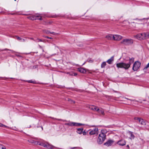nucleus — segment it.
<instances>
[{
  "label": "nucleus",
  "mask_w": 149,
  "mask_h": 149,
  "mask_svg": "<svg viewBox=\"0 0 149 149\" xmlns=\"http://www.w3.org/2000/svg\"><path fill=\"white\" fill-rule=\"evenodd\" d=\"M78 70L80 72L82 73H85L86 72V70L83 68H78Z\"/></svg>",
  "instance_id": "ddd939ff"
},
{
  "label": "nucleus",
  "mask_w": 149,
  "mask_h": 149,
  "mask_svg": "<svg viewBox=\"0 0 149 149\" xmlns=\"http://www.w3.org/2000/svg\"><path fill=\"white\" fill-rule=\"evenodd\" d=\"M72 100H71V99H68V101H72Z\"/></svg>",
  "instance_id": "c03bdc74"
},
{
  "label": "nucleus",
  "mask_w": 149,
  "mask_h": 149,
  "mask_svg": "<svg viewBox=\"0 0 149 149\" xmlns=\"http://www.w3.org/2000/svg\"><path fill=\"white\" fill-rule=\"evenodd\" d=\"M89 108L93 111H95L96 110V107L95 106H90L89 107Z\"/></svg>",
  "instance_id": "393cba45"
},
{
  "label": "nucleus",
  "mask_w": 149,
  "mask_h": 149,
  "mask_svg": "<svg viewBox=\"0 0 149 149\" xmlns=\"http://www.w3.org/2000/svg\"><path fill=\"white\" fill-rule=\"evenodd\" d=\"M139 122L141 125H146V122L143 119H139Z\"/></svg>",
  "instance_id": "2eb2a0df"
},
{
  "label": "nucleus",
  "mask_w": 149,
  "mask_h": 149,
  "mask_svg": "<svg viewBox=\"0 0 149 149\" xmlns=\"http://www.w3.org/2000/svg\"><path fill=\"white\" fill-rule=\"evenodd\" d=\"M149 67V63L147 64L146 66L144 68V69H147Z\"/></svg>",
  "instance_id": "7c9ffc66"
},
{
  "label": "nucleus",
  "mask_w": 149,
  "mask_h": 149,
  "mask_svg": "<svg viewBox=\"0 0 149 149\" xmlns=\"http://www.w3.org/2000/svg\"><path fill=\"white\" fill-rule=\"evenodd\" d=\"M43 37H44L45 38H47L50 39H53L52 38L49 37L48 36H43Z\"/></svg>",
  "instance_id": "bb28decb"
},
{
  "label": "nucleus",
  "mask_w": 149,
  "mask_h": 149,
  "mask_svg": "<svg viewBox=\"0 0 149 149\" xmlns=\"http://www.w3.org/2000/svg\"><path fill=\"white\" fill-rule=\"evenodd\" d=\"M43 41L41 39H40L39 38H37L36 40V42H42Z\"/></svg>",
  "instance_id": "cd10ccee"
},
{
  "label": "nucleus",
  "mask_w": 149,
  "mask_h": 149,
  "mask_svg": "<svg viewBox=\"0 0 149 149\" xmlns=\"http://www.w3.org/2000/svg\"><path fill=\"white\" fill-rule=\"evenodd\" d=\"M77 73H74V76H76L77 75Z\"/></svg>",
  "instance_id": "4c0bfd02"
},
{
  "label": "nucleus",
  "mask_w": 149,
  "mask_h": 149,
  "mask_svg": "<svg viewBox=\"0 0 149 149\" xmlns=\"http://www.w3.org/2000/svg\"><path fill=\"white\" fill-rule=\"evenodd\" d=\"M41 128H42V130H43V127H42V126L41 127Z\"/></svg>",
  "instance_id": "864d4df0"
},
{
  "label": "nucleus",
  "mask_w": 149,
  "mask_h": 149,
  "mask_svg": "<svg viewBox=\"0 0 149 149\" xmlns=\"http://www.w3.org/2000/svg\"><path fill=\"white\" fill-rule=\"evenodd\" d=\"M134 59L133 57L130 58L128 63L123 62L118 63L116 64V66L118 68H123L125 70H127L130 67L131 65L133 63Z\"/></svg>",
  "instance_id": "f257e3e1"
},
{
  "label": "nucleus",
  "mask_w": 149,
  "mask_h": 149,
  "mask_svg": "<svg viewBox=\"0 0 149 149\" xmlns=\"http://www.w3.org/2000/svg\"><path fill=\"white\" fill-rule=\"evenodd\" d=\"M30 143H33L35 145H38L39 142L37 141L34 140H31L29 141H28Z\"/></svg>",
  "instance_id": "a211bd4d"
},
{
  "label": "nucleus",
  "mask_w": 149,
  "mask_h": 149,
  "mask_svg": "<svg viewBox=\"0 0 149 149\" xmlns=\"http://www.w3.org/2000/svg\"><path fill=\"white\" fill-rule=\"evenodd\" d=\"M45 147L46 148L48 149H53L55 147L53 145L50 144L46 142V146Z\"/></svg>",
  "instance_id": "f8f14e48"
},
{
  "label": "nucleus",
  "mask_w": 149,
  "mask_h": 149,
  "mask_svg": "<svg viewBox=\"0 0 149 149\" xmlns=\"http://www.w3.org/2000/svg\"><path fill=\"white\" fill-rule=\"evenodd\" d=\"M72 65H76V66H78V64H75V63H73L72 64Z\"/></svg>",
  "instance_id": "e433bc0d"
},
{
  "label": "nucleus",
  "mask_w": 149,
  "mask_h": 149,
  "mask_svg": "<svg viewBox=\"0 0 149 149\" xmlns=\"http://www.w3.org/2000/svg\"><path fill=\"white\" fill-rule=\"evenodd\" d=\"M113 36L112 35L109 34L107 35L106 36V38L108 39H111L113 38Z\"/></svg>",
  "instance_id": "4be33fe9"
},
{
  "label": "nucleus",
  "mask_w": 149,
  "mask_h": 149,
  "mask_svg": "<svg viewBox=\"0 0 149 149\" xmlns=\"http://www.w3.org/2000/svg\"><path fill=\"white\" fill-rule=\"evenodd\" d=\"M0 127H6L7 126L5 125H4L1 123H0Z\"/></svg>",
  "instance_id": "c85d7f7f"
},
{
  "label": "nucleus",
  "mask_w": 149,
  "mask_h": 149,
  "mask_svg": "<svg viewBox=\"0 0 149 149\" xmlns=\"http://www.w3.org/2000/svg\"><path fill=\"white\" fill-rule=\"evenodd\" d=\"M106 138V135L104 133L101 132V133L99 134L97 140L98 143L100 144H102L105 140Z\"/></svg>",
  "instance_id": "f03ea898"
},
{
  "label": "nucleus",
  "mask_w": 149,
  "mask_h": 149,
  "mask_svg": "<svg viewBox=\"0 0 149 149\" xmlns=\"http://www.w3.org/2000/svg\"><path fill=\"white\" fill-rule=\"evenodd\" d=\"M68 123H65L64 125H69L71 126H80L84 125L85 124H84L81 123H77L74 122L69 121Z\"/></svg>",
  "instance_id": "39448f33"
},
{
  "label": "nucleus",
  "mask_w": 149,
  "mask_h": 149,
  "mask_svg": "<svg viewBox=\"0 0 149 149\" xmlns=\"http://www.w3.org/2000/svg\"><path fill=\"white\" fill-rule=\"evenodd\" d=\"M57 16L56 15H54L53 16H52V17H57Z\"/></svg>",
  "instance_id": "79ce46f5"
},
{
  "label": "nucleus",
  "mask_w": 149,
  "mask_h": 149,
  "mask_svg": "<svg viewBox=\"0 0 149 149\" xmlns=\"http://www.w3.org/2000/svg\"><path fill=\"white\" fill-rule=\"evenodd\" d=\"M129 133L130 135V139L131 140L133 139L135 137V136L133 134V132L131 131H129Z\"/></svg>",
  "instance_id": "f3484780"
},
{
  "label": "nucleus",
  "mask_w": 149,
  "mask_h": 149,
  "mask_svg": "<svg viewBox=\"0 0 149 149\" xmlns=\"http://www.w3.org/2000/svg\"><path fill=\"white\" fill-rule=\"evenodd\" d=\"M146 37V35L145 33H139L135 36L136 38L139 40L145 39Z\"/></svg>",
  "instance_id": "20e7f679"
},
{
  "label": "nucleus",
  "mask_w": 149,
  "mask_h": 149,
  "mask_svg": "<svg viewBox=\"0 0 149 149\" xmlns=\"http://www.w3.org/2000/svg\"><path fill=\"white\" fill-rule=\"evenodd\" d=\"M140 119V118H138V117H135L134 118V119L135 120H138L139 121V119Z\"/></svg>",
  "instance_id": "473e14b6"
},
{
  "label": "nucleus",
  "mask_w": 149,
  "mask_h": 149,
  "mask_svg": "<svg viewBox=\"0 0 149 149\" xmlns=\"http://www.w3.org/2000/svg\"><path fill=\"white\" fill-rule=\"evenodd\" d=\"M86 62H85L84 63H83L81 66H82V65H84L86 63Z\"/></svg>",
  "instance_id": "de8ad7c7"
},
{
  "label": "nucleus",
  "mask_w": 149,
  "mask_h": 149,
  "mask_svg": "<svg viewBox=\"0 0 149 149\" xmlns=\"http://www.w3.org/2000/svg\"><path fill=\"white\" fill-rule=\"evenodd\" d=\"M87 61L89 63H92L93 62V61L92 60L91 58L88 59Z\"/></svg>",
  "instance_id": "a878e982"
},
{
  "label": "nucleus",
  "mask_w": 149,
  "mask_h": 149,
  "mask_svg": "<svg viewBox=\"0 0 149 149\" xmlns=\"http://www.w3.org/2000/svg\"><path fill=\"white\" fill-rule=\"evenodd\" d=\"M77 148L76 147H74L71 148V149H75V148Z\"/></svg>",
  "instance_id": "ea45409f"
},
{
  "label": "nucleus",
  "mask_w": 149,
  "mask_h": 149,
  "mask_svg": "<svg viewBox=\"0 0 149 149\" xmlns=\"http://www.w3.org/2000/svg\"><path fill=\"white\" fill-rule=\"evenodd\" d=\"M30 39H31V40H33V38H30Z\"/></svg>",
  "instance_id": "603ef678"
},
{
  "label": "nucleus",
  "mask_w": 149,
  "mask_h": 149,
  "mask_svg": "<svg viewBox=\"0 0 149 149\" xmlns=\"http://www.w3.org/2000/svg\"><path fill=\"white\" fill-rule=\"evenodd\" d=\"M114 56H112L109 59H108L107 61V62L109 64H111L112 63V62L114 60Z\"/></svg>",
  "instance_id": "4468645a"
},
{
  "label": "nucleus",
  "mask_w": 149,
  "mask_h": 149,
  "mask_svg": "<svg viewBox=\"0 0 149 149\" xmlns=\"http://www.w3.org/2000/svg\"><path fill=\"white\" fill-rule=\"evenodd\" d=\"M82 133L84 135H85L86 134V132H85V130H84V131H83V132Z\"/></svg>",
  "instance_id": "2f4dec72"
},
{
  "label": "nucleus",
  "mask_w": 149,
  "mask_h": 149,
  "mask_svg": "<svg viewBox=\"0 0 149 149\" xmlns=\"http://www.w3.org/2000/svg\"><path fill=\"white\" fill-rule=\"evenodd\" d=\"M34 68H37V66H33Z\"/></svg>",
  "instance_id": "37998d69"
},
{
  "label": "nucleus",
  "mask_w": 149,
  "mask_h": 149,
  "mask_svg": "<svg viewBox=\"0 0 149 149\" xmlns=\"http://www.w3.org/2000/svg\"><path fill=\"white\" fill-rule=\"evenodd\" d=\"M67 74H69L70 75H72V74H70V72H67Z\"/></svg>",
  "instance_id": "a19ab883"
},
{
  "label": "nucleus",
  "mask_w": 149,
  "mask_h": 149,
  "mask_svg": "<svg viewBox=\"0 0 149 149\" xmlns=\"http://www.w3.org/2000/svg\"><path fill=\"white\" fill-rule=\"evenodd\" d=\"M106 65V63L105 62H102V63L101 64V67L102 68H105V66Z\"/></svg>",
  "instance_id": "5701e85b"
},
{
  "label": "nucleus",
  "mask_w": 149,
  "mask_h": 149,
  "mask_svg": "<svg viewBox=\"0 0 149 149\" xmlns=\"http://www.w3.org/2000/svg\"><path fill=\"white\" fill-rule=\"evenodd\" d=\"M95 126L94 125H93V126H92V127H95Z\"/></svg>",
  "instance_id": "3c124183"
},
{
  "label": "nucleus",
  "mask_w": 149,
  "mask_h": 149,
  "mask_svg": "<svg viewBox=\"0 0 149 149\" xmlns=\"http://www.w3.org/2000/svg\"><path fill=\"white\" fill-rule=\"evenodd\" d=\"M17 39L20 41H21V40H22V38H21L20 37H18V36H17Z\"/></svg>",
  "instance_id": "c756f323"
},
{
  "label": "nucleus",
  "mask_w": 149,
  "mask_h": 149,
  "mask_svg": "<svg viewBox=\"0 0 149 149\" xmlns=\"http://www.w3.org/2000/svg\"><path fill=\"white\" fill-rule=\"evenodd\" d=\"M43 31L44 33L47 34H50V32L49 31L46 30H44Z\"/></svg>",
  "instance_id": "b1692460"
},
{
  "label": "nucleus",
  "mask_w": 149,
  "mask_h": 149,
  "mask_svg": "<svg viewBox=\"0 0 149 149\" xmlns=\"http://www.w3.org/2000/svg\"><path fill=\"white\" fill-rule=\"evenodd\" d=\"M50 118L52 119H54V120H57L58 121H62L63 122L68 121L67 120H62V119H58V118H55L53 117H50Z\"/></svg>",
  "instance_id": "aec40b11"
},
{
  "label": "nucleus",
  "mask_w": 149,
  "mask_h": 149,
  "mask_svg": "<svg viewBox=\"0 0 149 149\" xmlns=\"http://www.w3.org/2000/svg\"><path fill=\"white\" fill-rule=\"evenodd\" d=\"M141 65V63L139 61H135L134 63L132 70L134 71H137L140 67Z\"/></svg>",
  "instance_id": "423d86ee"
},
{
  "label": "nucleus",
  "mask_w": 149,
  "mask_h": 149,
  "mask_svg": "<svg viewBox=\"0 0 149 149\" xmlns=\"http://www.w3.org/2000/svg\"><path fill=\"white\" fill-rule=\"evenodd\" d=\"M84 129L83 128H77V132L79 134H81L83 131Z\"/></svg>",
  "instance_id": "dca6fc26"
},
{
  "label": "nucleus",
  "mask_w": 149,
  "mask_h": 149,
  "mask_svg": "<svg viewBox=\"0 0 149 149\" xmlns=\"http://www.w3.org/2000/svg\"><path fill=\"white\" fill-rule=\"evenodd\" d=\"M122 38V36L118 35H114L113 36V39L115 40L119 41L121 40Z\"/></svg>",
  "instance_id": "6e6552de"
},
{
  "label": "nucleus",
  "mask_w": 149,
  "mask_h": 149,
  "mask_svg": "<svg viewBox=\"0 0 149 149\" xmlns=\"http://www.w3.org/2000/svg\"><path fill=\"white\" fill-rule=\"evenodd\" d=\"M98 133V129L97 128H95L93 130H91L89 132L90 135H94L96 133L97 134Z\"/></svg>",
  "instance_id": "9d476101"
},
{
  "label": "nucleus",
  "mask_w": 149,
  "mask_h": 149,
  "mask_svg": "<svg viewBox=\"0 0 149 149\" xmlns=\"http://www.w3.org/2000/svg\"><path fill=\"white\" fill-rule=\"evenodd\" d=\"M117 143L119 146H123L125 145L126 141L125 140L122 139L118 141Z\"/></svg>",
  "instance_id": "1a4fd4ad"
},
{
  "label": "nucleus",
  "mask_w": 149,
  "mask_h": 149,
  "mask_svg": "<svg viewBox=\"0 0 149 149\" xmlns=\"http://www.w3.org/2000/svg\"><path fill=\"white\" fill-rule=\"evenodd\" d=\"M114 141L112 140H108L106 142L104 143V145L108 146H111L114 142Z\"/></svg>",
  "instance_id": "9b49d317"
},
{
  "label": "nucleus",
  "mask_w": 149,
  "mask_h": 149,
  "mask_svg": "<svg viewBox=\"0 0 149 149\" xmlns=\"http://www.w3.org/2000/svg\"><path fill=\"white\" fill-rule=\"evenodd\" d=\"M127 147L128 148H129L130 147H129V145H127Z\"/></svg>",
  "instance_id": "09e8293b"
},
{
  "label": "nucleus",
  "mask_w": 149,
  "mask_h": 149,
  "mask_svg": "<svg viewBox=\"0 0 149 149\" xmlns=\"http://www.w3.org/2000/svg\"><path fill=\"white\" fill-rule=\"evenodd\" d=\"M28 18L32 20L39 19L40 20H42V17H39L38 15H32L29 17Z\"/></svg>",
  "instance_id": "0eeeda50"
},
{
  "label": "nucleus",
  "mask_w": 149,
  "mask_h": 149,
  "mask_svg": "<svg viewBox=\"0 0 149 149\" xmlns=\"http://www.w3.org/2000/svg\"><path fill=\"white\" fill-rule=\"evenodd\" d=\"M24 81H25V82H27L29 83H32L33 84H36V81H33L32 80H24Z\"/></svg>",
  "instance_id": "6ab92c4d"
},
{
  "label": "nucleus",
  "mask_w": 149,
  "mask_h": 149,
  "mask_svg": "<svg viewBox=\"0 0 149 149\" xmlns=\"http://www.w3.org/2000/svg\"><path fill=\"white\" fill-rule=\"evenodd\" d=\"M1 149H6L5 147H3L2 146V147L1 148Z\"/></svg>",
  "instance_id": "58836bf2"
},
{
  "label": "nucleus",
  "mask_w": 149,
  "mask_h": 149,
  "mask_svg": "<svg viewBox=\"0 0 149 149\" xmlns=\"http://www.w3.org/2000/svg\"><path fill=\"white\" fill-rule=\"evenodd\" d=\"M127 99V100H130V99H129L128 98H126Z\"/></svg>",
  "instance_id": "8fccbe9b"
},
{
  "label": "nucleus",
  "mask_w": 149,
  "mask_h": 149,
  "mask_svg": "<svg viewBox=\"0 0 149 149\" xmlns=\"http://www.w3.org/2000/svg\"><path fill=\"white\" fill-rule=\"evenodd\" d=\"M38 145L43 146L44 147H45L46 146V143H43L42 142H39V143L38 144Z\"/></svg>",
  "instance_id": "412c9836"
},
{
  "label": "nucleus",
  "mask_w": 149,
  "mask_h": 149,
  "mask_svg": "<svg viewBox=\"0 0 149 149\" xmlns=\"http://www.w3.org/2000/svg\"><path fill=\"white\" fill-rule=\"evenodd\" d=\"M50 34H53L54 35H56V34H57V33H55V32H50Z\"/></svg>",
  "instance_id": "72a5a7b5"
},
{
  "label": "nucleus",
  "mask_w": 149,
  "mask_h": 149,
  "mask_svg": "<svg viewBox=\"0 0 149 149\" xmlns=\"http://www.w3.org/2000/svg\"><path fill=\"white\" fill-rule=\"evenodd\" d=\"M15 0V1H16V0Z\"/></svg>",
  "instance_id": "5fc2aeb1"
},
{
  "label": "nucleus",
  "mask_w": 149,
  "mask_h": 149,
  "mask_svg": "<svg viewBox=\"0 0 149 149\" xmlns=\"http://www.w3.org/2000/svg\"><path fill=\"white\" fill-rule=\"evenodd\" d=\"M25 41V40L24 39L22 38V40H21L20 42H24Z\"/></svg>",
  "instance_id": "f704fd0d"
},
{
  "label": "nucleus",
  "mask_w": 149,
  "mask_h": 149,
  "mask_svg": "<svg viewBox=\"0 0 149 149\" xmlns=\"http://www.w3.org/2000/svg\"><path fill=\"white\" fill-rule=\"evenodd\" d=\"M99 110H100L98 108V109H96V111H99Z\"/></svg>",
  "instance_id": "a18cd8bd"
},
{
  "label": "nucleus",
  "mask_w": 149,
  "mask_h": 149,
  "mask_svg": "<svg viewBox=\"0 0 149 149\" xmlns=\"http://www.w3.org/2000/svg\"><path fill=\"white\" fill-rule=\"evenodd\" d=\"M133 43V40L131 39H124L120 43L125 46H129Z\"/></svg>",
  "instance_id": "7ed1b4c3"
},
{
  "label": "nucleus",
  "mask_w": 149,
  "mask_h": 149,
  "mask_svg": "<svg viewBox=\"0 0 149 149\" xmlns=\"http://www.w3.org/2000/svg\"><path fill=\"white\" fill-rule=\"evenodd\" d=\"M3 146V145L2 144H0V149H1V148Z\"/></svg>",
  "instance_id": "c9c22d12"
},
{
  "label": "nucleus",
  "mask_w": 149,
  "mask_h": 149,
  "mask_svg": "<svg viewBox=\"0 0 149 149\" xmlns=\"http://www.w3.org/2000/svg\"><path fill=\"white\" fill-rule=\"evenodd\" d=\"M71 102H72L74 103H75V102L74 101H73V100H72Z\"/></svg>",
  "instance_id": "49530a36"
}]
</instances>
